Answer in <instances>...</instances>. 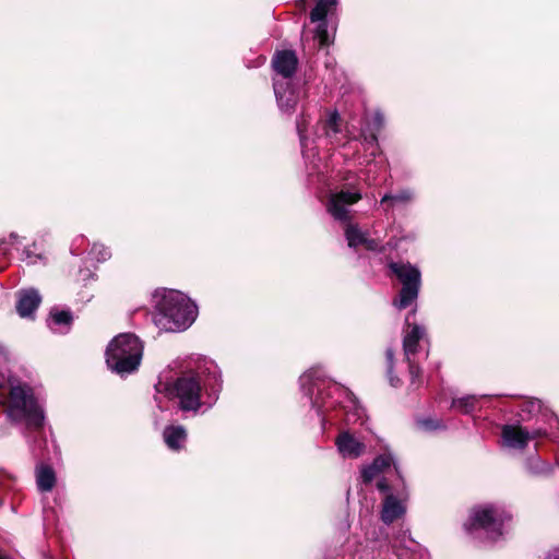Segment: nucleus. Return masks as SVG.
<instances>
[{
  "mask_svg": "<svg viewBox=\"0 0 559 559\" xmlns=\"http://www.w3.org/2000/svg\"><path fill=\"white\" fill-rule=\"evenodd\" d=\"M222 378L217 365L210 359H202L197 370L183 373L173 383L165 384L169 399H177L180 409L197 412L203 404L211 406L217 399Z\"/></svg>",
  "mask_w": 559,
  "mask_h": 559,
  "instance_id": "1",
  "label": "nucleus"
},
{
  "mask_svg": "<svg viewBox=\"0 0 559 559\" xmlns=\"http://www.w3.org/2000/svg\"><path fill=\"white\" fill-rule=\"evenodd\" d=\"M153 322L160 331H183L197 318V306L180 292L156 290L153 295Z\"/></svg>",
  "mask_w": 559,
  "mask_h": 559,
  "instance_id": "2",
  "label": "nucleus"
},
{
  "mask_svg": "<svg viewBox=\"0 0 559 559\" xmlns=\"http://www.w3.org/2000/svg\"><path fill=\"white\" fill-rule=\"evenodd\" d=\"M382 475V478L377 483V488L386 493L383 501L381 520L385 524H390L401 518L405 512L404 503L390 492V485L388 477L396 476L400 478L399 467L391 454H382L374 459L372 464L366 466L361 471V477L365 483H370Z\"/></svg>",
  "mask_w": 559,
  "mask_h": 559,
  "instance_id": "3",
  "label": "nucleus"
},
{
  "mask_svg": "<svg viewBox=\"0 0 559 559\" xmlns=\"http://www.w3.org/2000/svg\"><path fill=\"white\" fill-rule=\"evenodd\" d=\"M143 346L132 333L117 335L106 350V362L116 373H130L140 366Z\"/></svg>",
  "mask_w": 559,
  "mask_h": 559,
  "instance_id": "4",
  "label": "nucleus"
},
{
  "mask_svg": "<svg viewBox=\"0 0 559 559\" xmlns=\"http://www.w3.org/2000/svg\"><path fill=\"white\" fill-rule=\"evenodd\" d=\"M8 416L16 423H25L28 428L39 429L44 424V412L27 385H11L7 405Z\"/></svg>",
  "mask_w": 559,
  "mask_h": 559,
  "instance_id": "5",
  "label": "nucleus"
},
{
  "mask_svg": "<svg viewBox=\"0 0 559 559\" xmlns=\"http://www.w3.org/2000/svg\"><path fill=\"white\" fill-rule=\"evenodd\" d=\"M507 519V513L496 506H477L472 509L464 527L469 533L484 531L488 538L496 539L502 535Z\"/></svg>",
  "mask_w": 559,
  "mask_h": 559,
  "instance_id": "6",
  "label": "nucleus"
},
{
  "mask_svg": "<svg viewBox=\"0 0 559 559\" xmlns=\"http://www.w3.org/2000/svg\"><path fill=\"white\" fill-rule=\"evenodd\" d=\"M321 376V370L312 368L300 377V385L312 399L319 414H325L335 406L334 394H341L343 390L336 384H325Z\"/></svg>",
  "mask_w": 559,
  "mask_h": 559,
  "instance_id": "7",
  "label": "nucleus"
},
{
  "mask_svg": "<svg viewBox=\"0 0 559 559\" xmlns=\"http://www.w3.org/2000/svg\"><path fill=\"white\" fill-rule=\"evenodd\" d=\"M389 267L402 284V289L399 297L393 300V305L397 309H405L418 297L421 280L420 272L411 263L403 262H392Z\"/></svg>",
  "mask_w": 559,
  "mask_h": 559,
  "instance_id": "8",
  "label": "nucleus"
},
{
  "mask_svg": "<svg viewBox=\"0 0 559 559\" xmlns=\"http://www.w3.org/2000/svg\"><path fill=\"white\" fill-rule=\"evenodd\" d=\"M362 195L359 191L341 190L332 192L326 202L328 213L336 221L349 222V206L361 200Z\"/></svg>",
  "mask_w": 559,
  "mask_h": 559,
  "instance_id": "9",
  "label": "nucleus"
},
{
  "mask_svg": "<svg viewBox=\"0 0 559 559\" xmlns=\"http://www.w3.org/2000/svg\"><path fill=\"white\" fill-rule=\"evenodd\" d=\"M425 336V330L417 324L408 325L403 338V352L406 361L408 362L411 382L413 385L419 384L418 378L420 369L415 365L413 356L418 352L419 341Z\"/></svg>",
  "mask_w": 559,
  "mask_h": 559,
  "instance_id": "10",
  "label": "nucleus"
},
{
  "mask_svg": "<svg viewBox=\"0 0 559 559\" xmlns=\"http://www.w3.org/2000/svg\"><path fill=\"white\" fill-rule=\"evenodd\" d=\"M539 435L538 430L531 433L520 426L506 425L502 428V444L510 449L523 450L530 440Z\"/></svg>",
  "mask_w": 559,
  "mask_h": 559,
  "instance_id": "11",
  "label": "nucleus"
},
{
  "mask_svg": "<svg viewBox=\"0 0 559 559\" xmlns=\"http://www.w3.org/2000/svg\"><path fill=\"white\" fill-rule=\"evenodd\" d=\"M272 64L276 72L275 79L282 82H292V76L297 69L298 59L294 51H277L273 57Z\"/></svg>",
  "mask_w": 559,
  "mask_h": 559,
  "instance_id": "12",
  "label": "nucleus"
},
{
  "mask_svg": "<svg viewBox=\"0 0 559 559\" xmlns=\"http://www.w3.org/2000/svg\"><path fill=\"white\" fill-rule=\"evenodd\" d=\"M274 93L282 111L290 112L295 109L300 92L293 86L292 82L274 79Z\"/></svg>",
  "mask_w": 559,
  "mask_h": 559,
  "instance_id": "13",
  "label": "nucleus"
},
{
  "mask_svg": "<svg viewBox=\"0 0 559 559\" xmlns=\"http://www.w3.org/2000/svg\"><path fill=\"white\" fill-rule=\"evenodd\" d=\"M336 447L344 459H357L364 454L366 445L349 432L345 431L336 438Z\"/></svg>",
  "mask_w": 559,
  "mask_h": 559,
  "instance_id": "14",
  "label": "nucleus"
},
{
  "mask_svg": "<svg viewBox=\"0 0 559 559\" xmlns=\"http://www.w3.org/2000/svg\"><path fill=\"white\" fill-rule=\"evenodd\" d=\"M40 302L41 297L36 289L28 288L21 290L17 297L16 311L22 318H31Z\"/></svg>",
  "mask_w": 559,
  "mask_h": 559,
  "instance_id": "15",
  "label": "nucleus"
},
{
  "mask_svg": "<svg viewBox=\"0 0 559 559\" xmlns=\"http://www.w3.org/2000/svg\"><path fill=\"white\" fill-rule=\"evenodd\" d=\"M345 237L348 246L352 248L358 246H364L368 250H376L378 248V242L369 238L367 233L362 231L358 225L348 224L345 229Z\"/></svg>",
  "mask_w": 559,
  "mask_h": 559,
  "instance_id": "16",
  "label": "nucleus"
},
{
  "mask_svg": "<svg viewBox=\"0 0 559 559\" xmlns=\"http://www.w3.org/2000/svg\"><path fill=\"white\" fill-rule=\"evenodd\" d=\"M163 436L165 443L171 450L181 449L187 439V432L182 426L166 427Z\"/></svg>",
  "mask_w": 559,
  "mask_h": 559,
  "instance_id": "17",
  "label": "nucleus"
},
{
  "mask_svg": "<svg viewBox=\"0 0 559 559\" xmlns=\"http://www.w3.org/2000/svg\"><path fill=\"white\" fill-rule=\"evenodd\" d=\"M72 314L66 310H53L50 312L49 328L56 333H66L72 323Z\"/></svg>",
  "mask_w": 559,
  "mask_h": 559,
  "instance_id": "18",
  "label": "nucleus"
},
{
  "mask_svg": "<svg viewBox=\"0 0 559 559\" xmlns=\"http://www.w3.org/2000/svg\"><path fill=\"white\" fill-rule=\"evenodd\" d=\"M36 483L40 491H51L56 484V475L53 469L45 464L36 468Z\"/></svg>",
  "mask_w": 559,
  "mask_h": 559,
  "instance_id": "19",
  "label": "nucleus"
},
{
  "mask_svg": "<svg viewBox=\"0 0 559 559\" xmlns=\"http://www.w3.org/2000/svg\"><path fill=\"white\" fill-rule=\"evenodd\" d=\"M336 5V0H319L310 13L311 22L325 21L328 13Z\"/></svg>",
  "mask_w": 559,
  "mask_h": 559,
  "instance_id": "20",
  "label": "nucleus"
},
{
  "mask_svg": "<svg viewBox=\"0 0 559 559\" xmlns=\"http://www.w3.org/2000/svg\"><path fill=\"white\" fill-rule=\"evenodd\" d=\"M485 395H467L461 399L453 400L452 407L456 408L461 413L468 414L476 408L478 402L484 399Z\"/></svg>",
  "mask_w": 559,
  "mask_h": 559,
  "instance_id": "21",
  "label": "nucleus"
},
{
  "mask_svg": "<svg viewBox=\"0 0 559 559\" xmlns=\"http://www.w3.org/2000/svg\"><path fill=\"white\" fill-rule=\"evenodd\" d=\"M340 116L337 112L330 114L329 118L323 122L325 136L332 139L340 132Z\"/></svg>",
  "mask_w": 559,
  "mask_h": 559,
  "instance_id": "22",
  "label": "nucleus"
},
{
  "mask_svg": "<svg viewBox=\"0 0 559 559\" xmlns=\"http://www.w3.org/2000/svg\"><path fill=\"white\" fill-rule=\"evenodd\" d=\"M413 200L411 191H401L396 194H385L381 199V204L394 205L395 203H408Z\"/></svg>",
  "mask_w": 559,
  "mask_h": 559,
  "instance_id": "23",
  "label": "nucleus"
},
{
  "mask_svg": "<svg viewBox=\"0 0 559 559\" xmlns=\"http://www.w3.org/2000/svg\"><path fill=\"white\" fill-rule=\"evenodd\" d=\"M91 254L95 260L98 262L106 261L110 258V251L108 248H106L104 245L94 243L91 249Z\"/></svg>",
  "mask_w": 559,
  "mask_h": 559,
  "instance_id": "24",
  "label": "nucleus"
},
{
  "mask_svg": "<svg viewBox=\"0 0 559 559\" xmlns=\"http://www.w3.org/2000/svg\"><path fill=\"white\" fill-rule=\"evenodd\" d=\"M316 37L318 38L320 46H328L330 44V35L325 21H319L316 28Z\"/></svg>",
  "mask_w": 559,
  "mask_h": 559,
  "instance_id": "25",
  "label": "nucleus"
},
{
  "mask_svg": "<svg viewBox=\"0 0 559 559\" xmlns=\"http://www.w3.org/2000/svg\"><path fill=\"white\" fill-rule=\"evenodd\" d=\"M386 356V362H388V376L389 380L392 386H397L401 381L399 378L393 376V359H394V353L391 348H388L385 352Z\"/></svg>",
  "mask_w": 559,
  "mask_h": 559,
  "instance_id": "26",
  "label": "nucleus"
},
{
  "mask_svg": "<svg viewBox=\"0 0 559 559\" xmlns=\"http://www.w3.org/2000/svg\"><path fill=\"white\" fill-rule=\"evenodd\" d=\"M361 138L366 145V150H370V154L376 156L378 146H377V135L374 133H367L366 131L361 132Z\"/></svg>",
  "mask_w": 559,
  "mask_h": 559,
  "instance_id": "27",
  "label": "nucleus"
},
{
  "mask_svg": "<svg viewBox=\"0 0 559 559\" xmlns=\"http://www.w3.org/2000/svg\"><path fill=\"white\" fill-rule=\"evenodd\" d=\"M542 408V402L539 400H530L524 403L523 411L528 414H535Z\"/></svg>",
  "mask_w": 559,
  "mask_h": 559,
  "instance_id": "28",
  "label": "nucleus"
},
{
  "mask_svg": "<svg viewBox=\"0 0 559 559\" xmlns=\"http://www.w3.org/2000/svg\"><path fill=\"white\" fill-rule=\"evenodd\" d=\"M297 131H298V134H299V138H300V142H301V145L305 146L306 145V139H307V134H306V120L305 118H300L298 121H297Z\"/></svg>",
  "mask_w": 559,
  "mask_h": 559,
  "instance_id": "29",
  "label": "nucleus"
},
{
  "mask_svg": "<svg viewBox=\"0 0 559 559\" xmlns=\"http://www.w3.org/2000/svg\"><path fill=\"white\" fill-rule=\"evenodd\" d=\"M373 123H374L377 130H379L382 127V124H383V117H382V115L376 114L374 117H373Z\"/></svg>",
  "mask_w": 559,
  "mask_h": 559,
  "instance_id": "30",
  "label": "nucleus"
},
{
  "mask_svg": "<svg viewBox=\"0 0 559 559\" xmlns=\"http://www.w3.org/2000/svg\"><path fill=\"white\" fill-rule=\"evenodd\" d=\"M546 559H559V550L549 554Z\"/></svg>",
  "mask_w": 559,
  "mask_h": 559,
  "instance_id": "31",
  "label": "nucleus"
},
{
  "mask_svg": "<svg viewBox=\"0 0 559 559\" xmlns=\"http://www.w3.org/2000/svg\"><path fill=\"white\" fill-rule=\"evenodd\" d=\"M365 181H366V183H367L368 186H371V185H373L374 179H373V178L371 179L369 176H367V177L365 178Z\"/></svg>",
  "mask_w": 559,
  "mask_h": 559,
  "instance_id": "32",
  "label": "nucleus"
},
{
  "mask_svg": "<svg viewBox=\"0 0 559 559\" xmlns=\"http://www.w3.org/2000/svg\"><path fill=\"white\" fill-rule=\"evenodd\" d=\"M0 559H11V557L8 556L7 554L0 551Z\"/></svg>",
  "mask_w": 559,
  "mask_h": 559,
  "instance_id": "33",
  "label": "nucleus"
},
{
  "mask_svg": "<svg viewBox=\"0 0 559 559\" xmlns=\"http://www.w3.org/2000/svg\"><path fill=\"white\" fill-rule=\"evenodd\" d=\"M2 246H3V243H2V242H0V250H2L3 252H5V251H7V249H5V248H3Z\"/></svg>",
  "mask_w": 559,
  "mask_h": 559,
  "instance_id": "34",
  "label": "nucleus"
},
{
  "mask_svg": "<svg viewBox=\"0 0 559 559\" xmlns=\"http://www.w3.org/2000/svg\"><path fill=\"white\" fill-rule=\"evenodd\" d=\"M3 383H4V382H3V378H2V377H0V388H2V386H3Z\"/></svg>",
  "mask_w": 559,
  "mask_h": 559,
  "instance_id": "35",
  "label": "nucleus"
},
{
  "mask_svg": "<svg viewBox=\"0 0 559 559\" xmlns=\"http://www.w3.org/2000/svg\"><path fill=\"white\" fill-rule=\"evenodd\" d=\"M300 1H301L304 4H305V2H306V0H300Z\"/></svg>",
  "mask_w": 559,
  "mask_h": 559,
  "instance_id": "36",
  "label": "nucleus"
}]
</instances>
